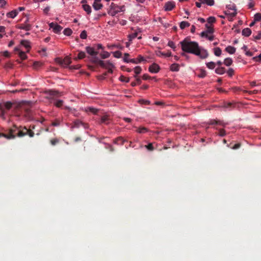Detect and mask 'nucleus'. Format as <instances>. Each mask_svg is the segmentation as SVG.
I'll return each instance as SVG.
<instances>
[{
    "label": "nucleus",
    "instance_id": "nucleus-1",
    "mask_svg": "<svg viewBox=\"0 0 261 261\" xmlns=\"http://www.w3.org/2000/svg\"><path fill=\"white\" fill-rule=\"evenodd\" d=\"M180 44L184 51L194 54L203 59L206 58L208 56L207 51L200 48L196 42L185 39L180 42Z\"/></svg>",
    "mask_w": 261,
    "mask_h": 261
},
{
    "label": "nucleus",
    "instance_id": "nucleus-2",
    "mask_svg": "<svg viewBox=\"0 0 261 261\" xmlns=\"http://www.w3.org/2000/svg\"><path fill=\"white\" fill-rule=\"evenodd\" d=\"M125 10V7L124 5L118 6L114 3H112L109 7L108 13L112 16H115L118 13L124 12Z\"/></svg>",
    "mask_w": 261,
    "mask_h": 261
},
{
    "label": "nucleus",
    "instance_id": "nucleus-3",
    "mask_svg": "<svg viewBox=\"0 0 261 261\" xmlns=\"http://www.w3.org/2000/svg\"><path fill=\"white\" fill-rule=\"evenodd\" d=\"M225 14L229 21H232L233 18L237 14L236 7L234 5H229L227 6Z\"/></svg>",
    "mask_w": 261,
    "mask_h": 261
},
{
    "label": "nucleus",
    "instance_id": "nucleus-4",
    "mask_svg": "<svg viewBox=\"0 0 261 261\" xmlns=\"http://www.w3.org/2000/svg\"><path fill=\"white\" fill-rule=\"evenodd\" d=\"M56 62L63 66H67L71 62V59L68 56H66L63 59L60 58H56Z\"/></svg>",
    "mask_w": 261,
    "mask_h": 261
},
{
    "label": "nucleus",
    "instance_id": "nucleus-5",
    "mask_svg": "<svg viewBox=\"0 0 261 261\" xmlns=\"http://www.w3.org/2000/svg\"><path fill=\"white\" fill-rule=\"evenodd\" d=\"M17 47H19L21 49V47H23L26 49V52H29L31 48V43L29 41L27 40H22L20 42V44Z\"/></svg>",
    "mask_w": 261,
    "mask_h": 261
},
{
    "label": "nucleus",
    "instance_id": "nucleus-6",
    "mask_svg": "<svg viewBox=\"0 0 261 261\" xmlns=\"http://www.w3.org/2000/svg\"><path fill=\"white\" fill-rule=\"evenodd\" d=\"M101 65L103 67L108 69L109 72H112L113 68H114V66L110 61H107L106 62H101Z\"/></svg>",
    "mask_w": 261,
    "mask_h": 261
},
{
    "label": "nucleus",
    "instance_id": "nucleus-7",
    "mask_svg": "<svg viewBox=\"0 0 261 261\" xmlns=\"http://www.w3.org/2000/svg\"><path fill=\"white\" fill-rule=\"evenodd\" d=\"M160 66L156 63H153L149 67V71L153 73H157L160 70Z\"/></svg>",
    "mask_w": 261,
    "mask_h": 261
},
{
    "label": "nucleus",
    "instance_id": "nucleus-8",
    "mask_svg": "<svg viewBox=\"0 0 261 261\" xmlns=\"http://www.w3.org/2000/svg\"><path fill=\"white\" fill-rule=\"evenodd\" d=\"M14 50L15 51L18 52L19 57L22 60H25L27 58V56L26 55L25 52L22 51L19 47H15L14 48Z\"/></svg>",
    "mask_w": 261,
    "mask_h": 261
},
{
    "label": "nucleus",
    "instance_id": "nucleus-9",
    "mask_svg": "<svg viewBox=\"0 0 261 261\" xmlns=\"http://www.w3.org/2000/svg\"><path fill=\"white\" fill-rule=\"evenodd\" d=\"M49 27L50 28L53 29V31L56 33L60 32L62 29L60 25L53 22L49 24Z\"/></svg>",
    "mask_w": 261,
    "mask_h": 261
},
{
    "label": "nucleus",
    "instance_id": "nucleus-10",
    "mask_svg": "<svg viewBox=\"0 0 261 261\" xmlns=\"http://www.w3.org/2000/svg\"><path fill=\"white\" fill-rule=\"evenodd\" d=\"M103 7L102 4L101 3V0H94L93 4V7L95 10H99Z\"/></svg>",
    "mask_w": 261,
    "mask_h": 261
},
{
    "label": "nucleus",
    "instance_id": "nucleus-11",
    "mask_svg": "<svg viewBox=\"0 0 261 261\" xmlns=\"http://www.w3.org/2000/svg\"><path fill=\"white\" fill-rule=\"evenodd\" d=\"M175 6V3L173 2H168L165 5V10L171 11L174 8Z\"/></svg>",
    "mask_w": 261,
    "mask_h": 261
},
{
    "label": "nucleus",
    "instance_id": "nucleus-12",
    "mask_svg": "<svg viewBox=\"0 0 261 261\" xmlns=\"http://www.w3.org/2000/svg\"><path fill=\"white\" fill-rule=\"evenodd\" d=\"M12 107V103L7 102L4 105V108L2 110V117H4L5 114L6 113V110H10Z\"/></svg>",
    "mask_w": 261,
    "mask_h": 261
},
{
    "label": "nucleus",
    "instance_id": "nucleus-13",
    "mask_svg": "<svg viewBox=\"0 0 261 261\" xmlns=\"http://www.w3.org/2000/svg\"><path fill=\"white\" fill-rule=\"evenodd\" d=\"M86 1L84 0L82 1V3L83 4L82 7L84 10L88 14H90L91 12V8L90 6L86 4Z\"/></svg>",
    "mask_w": 261,
    "mask_h": 261
},
{
    "label": "nucleus",
    "instance_id": "nucleus-14",
    "mask_svg": "<svg viewBox=\"0 0 261 261\" xmlns=\"http://www.w3.org/2000/svg\"><path fill=\"white\" fill-rule=\"evenodd\" d=\"M86 51L92 56H95L97 55V53L95 50L94 48L91 47H87Z\"/></svg>",
    "mask_w": 261,
    "mask_h": 261
},
{
    "label": "nucleus",
    "instance_id": "nucleus-15",
    "mask_svg": "<svg viewBox=\"0 0 261 261\" xmlns=\"http://www.w3.org/2000/svg\"><path fill=\"white\" fill-rule=\"evenodd\" d=\"M201 36L202 37H205L208 39L209 40H213L214 39V36L213 34H208L207 32H202L201 34Z\"/></svg>",
    "mask_w": 261,
    "mask_h": 261
},
{
    "label": "nucleus",
    "instance_id": "nucleus-16",
    "mask_svg": "<svg viewBox=\"0 0 261 261\" xmlns=\"http://www.w3.org/2000/svg\"><path fill=\"white\" fill-rule=\"evenodd\" d=\"M170 70L172 71H178L179 70V65L176 63H173L170 66Z\"/></svg>",
    "mask_w": 261,
    "mask_h": 261
},
{
    "label": "nucleus",
    "instance_id": "nucleus-17",
    "mask_svg": "<svg viewBox=\"0 0 261 261\" xmlns=\"http://www.w3.org/2000/svg\"><path fill=\"white\" fill-rule=\"evenodd\" d=\"M156 55L159 57H170L171 56V52H168L167 53H164L161 52V51H156Z\"/></svg>",
    "mask_w": 261,
    "mask_h": 261
},
{
    "label": "nucleus",
    "instance_id": "nucleus-18",
    "mask_svg": "<svg viewBox=\"0 0 261 261\" xmlns=\"http://www.w3.org/2000/svg\"><path fill=\"white\" fill-rule=\"evenodd\" d=\"M251 34V31L249 28H245L242 31V35L246 37L249 36Z\"/></svg>",
    "mask_w": 261,
    "mask_h": 261
},
{
    "label": "nucleus",
    "instance_id": "nucleus-19",
    "mask_svg": "<svg viewBox=\"0 0 261 261\" xmlns=\"http://www.w3.org/2000/svg\"><path fill=\"white\" fill-rule=\"evenodd\" d=\"M225 50L230 54H233L236 51V48L231 46H228L225 48Z\"/></svg>",
    "mask_w": 261,
    "mask_h": 261
},
{
    "label": "nucleus",
    "instance_id": "nucleus-20",
    "mask_svg": "<svg viewBox=\"0 0 261 261\" xmlns=\"http://www.w3.org/2000/svg\"><path fill=\"white\" fill-rule=\"evenodd\" d=\"M18 14L17 10H13L7 14V16L10 18H14Z\"/></svg>",
    "mask_w": 261,
    "mask_h": 261
},
{
    "label": "nucleus",
    "instance_id": "nucleus-21",
    "mask_svg": "<svg viewBox=\"0 0 261 261\" xmlns=\"http://www.w3.org/2000/svg\"><path fill=\"white\" fill-rule=\"evenodd\" d=\"M199 1L202 4H205L211 6L214 5V0H199Z\"/></svg>",
    "mask_w": 261,
    "mask_h": 261
},
{
    "label": "nucleus",
    "instance_id": "nucleus-22",
    "mask_svg": "<svg viewBox=\"0 0 261 261\" xmlns=\"http://www.w3.org/2000/svg\"><path fill=\"white\" fill-rule=\"evenodd\" d=\"M225 68L223 67H218L215 70L216 73L217 74H222L225 72Z\"/></svg>",
    "mask_w": 261,
    "mask_h": 261
},
{
    "label": "nucleus",
    "instance_id": "nucleus-23",
    "mask_svg": "<svg viewBox=\"0 0 261 261\" xmlns=\"http://www.w3.org/2000/svg\"><path fill=\"white\" fill-rule=\"evenodd\" d=\"M206 27L207 28V30L205 31H204L203 32H207L208 34H213V29L212 28L211 24H206Z\"/></svg>",
    "mask_w": 261,
    "mask_h": 261
},
{
    "label": "nucleus",
    "instance_id": "nucleus-24",
    "mask_svg": "<svg viewBox=\"0 0 261 261\" xmlns=\"http://www.w3.org/2000/svg\"><path fill=\"white\" fill-rule=\"evenodd\" d=\"M232 63V60L231 58H226L224 61V64L227 66L231 65Z\"/></svg>",
    "mask_w": 261,
    "mask_h": 261
},
{
    "label": "nucleus",
    "instance_id": "nucleus-25",
    "mask_svg": "<svg viewBox=\"0 0 261 261\" xmlns=\"http://www.w3.org/2000/svg\"><path fill=\"white\" fill-rule=\"evenodd\" d=\"M206 66L210 69H213L216 66V63L213 62H210L206 63Z\"/></svg>",
    "mask_w": 261,
    "mask_h": 261
},
{
    "label": "nucleus",
    "instance_id": "nucleus-26",
    "mask_svg": "<svg viewBox=\"0 0 261 261\" xmlns=\"http://www.w3.org/2000/svg\"><path fill=\"white\" fill-rule=\"evenodd\" d=\"M86 56L85 53L83 51H80L79 54L77 58H75V60L76 59H82L84 58Z\"/></svg>",
    "mask_w": 261,
    "mask_h": 261
},
{
    "label": "nucleus",
    "instance_id": "nucleus-27",
    "mask_svg": "<svg viewBox=\"0 0 261 261\" xmlns=\"http://www.w3.org/2000/svg\"><path fill=\"white\" fill-rule=\"evenodd\" d=\"M64 34L66 36H70L72 33V30L69 28H66L64 30Z\"/></svg>",
    "mask_w": 261,
    "mask_h": 261
},
{
    "label": "nucleus",
    "instance_id": "nucleus-28",
    "mask_svg": "<svg viewBox=\"0 0 261 261\" xmlns=\"http://www.w3.org/2000/svg\"><path fill=\"white\" fill-rule=\"evenodd\" d=\"M190 24L186 21H182L180 24V27L181 29H184L185 28L189 27Z\"/></svg>",
    "mask_w": 261,
    "mask_h": 261
},
{
    "label": "nucleus",
    "instance_id": "nucleus-29",
    "mask_svg": "<svg viewBox=\"0 0 261 261\" xmlns=\"http://www.w3.org/2000/svg\"><path fill=\"white\" fill-rule=\"evenodd\" d=\"M261 19V14L256 13L254 15V21H258Z\"/></svg>",
    "mask_w": 261,
    "mask_h": 261
},
{
    "label": "nucleus",
    "instance_id": "nucleus-30",
    "mask_svg": "<svg viewBox=\"0 0 261 261\" xmlns=\"http://www.w3.org/2000/svg\"><path fill=\"white\" fill-rule=\"evenodd\" d=\"M214 53L216 56H220L221 54V50L219 48H216L214 49Z\"/></svg>",
    "mask_w": 261,
    "mask_h": 261
},
{
    "label": "nucleus",
    "instance_id": "nucleus-31",
    "mask_svg": "<svg viewBox=\"0 0 261 261\" xmlns=\"http://www.w3.org/2000/svg\"><path fill=\"white\" fill-rule=\"evenodd\" d=\"M142 69L140 66H136L134 68V72L136 74H139L141 73Z\"/></svg>",
    "mask_w": 261,
    "mask_h": 261
},
{
    "label": "nucleus",
    "instance_id": "nucleus-32",
    "mask_svg": "<svg viewBox=\"0 0 261 261\" xmlns=\"http://www.w3.org/2000/svg\"><path fill=\"white\" fill-rule=\"evenodd\" d=\"M109 56H110V54L107 51H103L101 54V58H102L103 59L107 58L109 57Z\"/></svg>",
    "mask_w": 261,
    "mask_h": 261
},
{
    "label": "nucleus",
    "instance_id": "nucleus-33",
    "mask_svg": "<svg viewBox=\"0 0 261 261\" xmlns=\"http://www.w3.org/2000/svg\"><path fill=\"white\" fill-rule=\"evenodd\" d=\"M119 80L121 82H126V83H127L129 82V79L124 76L123 75H121L119 77Z\"/></svg>",
    "mask_w": 261,
    "mask_h": 261
},
{
    "label": "nucleus",
    "instance_id": "nucleus-34",
    "mask_svg": "<svg viewBox=\"0 0 261 261\" xmlns=\"http://www.w3.org/2000/svg\"><path fill=\"white\" fill-rule=\"evenodd\" d=\"M113 55L115 58H119L121 56V53L119 51H117L113 53Z\"/></svg>",
    "mask_w": 261,
    "mask_h": 261
},
{
    "label": "nucleus",
    "instance_id": "nucleus-35",
    "mask_svg": "<svg viewBox=\"0 0 261 261\" xmlns=\"http://www.w3.org/2000/svg\"><path fill=\"white\" fill-rule=\"evenodd\" d=\"M137 131L139 133H144L147 132L146 128L145 127L139 128Z\"/></svg>",
    "mask_w": 261,
    "mask_h": 261
},
{
    "label": "nucleus",
    "instance_id": "nucleus-36",
    "mask_svg": "<svg viewBox=\"0 0 261 261\" xmlns=\"http://www.w3.org/2000/svg\"><path fill=\"white\" fill-rule=\"evenodd\" d=\"M216 21V19L214 17H210L208 19H207V21L208 22V23H214V22H215Z\"/></svg>",
    "mask_w": 261,
    "mask_h": 261
},
{
    "label": "nucleus",
    "instance_id": "nucleus-37",
    "mask_svg": "<svg viewBox=\"0 0 261 261\" xmlns=\"http://www.w3.org/2000/svg\"><path fill=\"white\" fill-rule=\"evenodd\" d=\"M62 103H63V101L62 100H57L55 102V105L57 107H60L62 105Z\"/></svg>",
    "mask_w": 261,
    "mask_h": 261
},
{
    "label": "nucleus",
    "instance_id": "nucleus-38",
    "mask_svg": "<svg viewBox=\"0 0 261 261\" xmlns=\"http://www.w3.org/2000/svg\"><path fill=\"white\" fill-rule=\"evenodd\" d=\"M168 45L169 46H170L171 48H173V49H175V45L174 44V43H173V42L172 41H169L168 42Z\"/></svg>",
    "mask_w": 261,
    "mask_h": 261
},
{
    "label": "nucleus",
    "instance_id": "nucleus-39",
    "mask_svg": "<svg viewBox=\"0 0 261 261\" xmlns=\"http://www.w3.org/2000/svg\"><path fill=\"white\" fill-rule=\"evenodd\" d=\"M1 54L6 57H9L10 56V54L7 50L3 51Z\"/></svg>",
    "mask_w": 261,
    "mask_h": 261
},
{
    "label": "nucleus",
    "instance_id": "nucleus-40",
    "mask_svg": "<svg viewBox=\"0 0 261 261\" xmlns=\"http://www.w3.org/2000/svg\"><path fill=\"white\" fill-rule=\"evenodd\" d=\"M138 32H135L129 36L130 39H132L138 36Z\"/></svg>",
    "mask_w": 261,
    "mask_h": 261
},
{
    "label": "nucleus",
    "instance_id": "nucleus-41",
    "mask_svg": "<svg viewBox=\"0 0 261 261\" xmlns=\"http://www.w3.org/2000/svg\"><path fill=\"white\" fill-rule=\"evenodd\" d=\"M206 71L203 70H201V73L199 75L200 77H204L206 76Z\"/></svg>",
    "mask_w": 261,
    "mask_h": 261
},
{
    "label": "nucleus",
    "instance_id": "nucleus-42",
    "mask_svg": "<svg viewBox=\"0 0 261 261\" xmlns=\"http://www.w3.org/2000/svg\"><path fill=\"white\" fill-rule=\"evenodd\" d=\"M80 37L82 39H85L87 37L86 32L85 31H83L80 35Z\"/></svg>",
    "mask_w": 261,
    "mask_h": 261
},
{
    "label": "nucleus",
    "instance_id": "nucleus-43",
    "mask_svg": "<svg viewBox=\"0 0 261 261\" xmlns=\"http://www.w3.org/2000/svg\"><path fill=\"white\" fill-rule=\"evenodd\" d=\"M234 71L233 69L229 68L228 70L227 71V74L230 76H231L233 74Z\"/></svg>",
    "mask_w": 261,
    "mask_h": 261
},
{
    "label": "nucleus",
    "instance_id": "nucleus-44",
    "mask_svg": "<svg viewBox=\"0 0 261 261\" xmlns=\"http://www.w3.org/2000/svg\"><path fill=\"white\" fill-rule=\"evenodd\" d=\"M253 59L255 61H261V54L258 56L255 57Z\"/></svg>",
    "mask_w": 261,
    "mask_h": 261
},
{
    "label": "nucleus",
    "instance_id": "nucleus-45",
    "mask_svg": "<svg viewBox=\"0 0 261 261\" xmlns=\"http://www.w3.org/2000/svg\"><path fill=\"white\" fill-rule=\"evenodd\" d=\"M128 54H125L124 55V57L123 58V60L126 62H129V60H128Z\"/></svg>",
    "mask_w": 261,
    "mask_h": 261
},
{
    "label": "nucleus",
    "instance_id": "nucleus-46",
    "mask_svg": "<svg viewBox=\"0 0 261 261\" xmlns=\"http://www.w3.org/2000/svg\"><path fill=\"white\" fill-rule=\"evenodd\" d=\"M4 136L5 137H6V138L7 139H14L15 138V136L14 135H13L12 134L10 135H4Z\"/></svg>",
    "mask_w": 261,
    "mask_h": 261
},
{
    "label": "nucleus",
    "instance_id": "nucleus-47",
    "mask_svg": "<svg viewBox=\"0 0 261 261\" xmlns=\"http://www.w3.org/2000/svg\"><path fill=\"white\" fill-rule=\"evenodd\" d=\"M27 135L26 132H19L18 134V136L19 137H22L24 135Z\"/></svg>",
    "mask_w": 261,
    "mask_h": 261
},
{
    "label": "nucleus",
    "instance_id": "nucleus-48",
    "mask_svg": "<svg viewBox=\"0 0 261 261\" xmlns=\"http://www.w3.org/2000/svg\"><path fill=\"white\" fill-rule=\"evenodd\" d=\"M50 9L49 7H46L43 9V12L45 14H47Z\"/></svg>",
    "mask_w": 261,
    "mask_h": 261
},
{
    "label": "nucleus",
    "instance_id": "nucleus-49",
    "mask_svg": "<svg viewBox=\"0 0 261 261\" xmlns=\"http://www.w3.org/2000/svg\"><path fill=\"white\" fill-rule=\"evenodd\" d=\"M146 147L148 149L150 150L153 149V146H152V144H148L147 146H146Z\"/></svg>",
    "mask_w": 261,
    "mask_h": 261
},
{
    "label": "nucleus",
    "instance_id": "nucleus-50",
    "mask_svg": "<svg viewBox=\"0 0 261 261\" xmlns=\"http://www.w3.org/2000/svg\"><path fill=\"white\" fill-rule=\"evenodd\" d=\"M89 111H91L93 113H96V112L97 111V110L93 108H89Z\"/></svg>",
    "mask_w": 261,
    "mask_h": 261
},
{
    "label": "nucleus",
    "instance_id": "nucleus-51",
    "mask_svg": "<svg viewBox=\"0 0 261 261\" xmlns=\"http://www.w3.org/2000/svg\"><path fill=\"white\" fill-rule=\"evenodd\" d=\"M25 131L26 132L27 134H28L30 137H32L33 136V134L31 132H30L27 129H25Z\"/></svg>",
    "mask_w": 261,
    "mask_h": 261
},
{
    "label": "nucleus",
    "instance_id": "nucleus-52",
    "mask_svg": "<svg viewBox=\"0 0 261 261\" xmlns=\"http://www.w3.org/2000/svg\"><path fill=\"white\" fill-rule=\"evenodd\" d=\"M137 60L138 63H140L141 61H143L144 60L143 57L142 56H140Z\"/></svg>",
    "mask_w": 261,
    "mask_h": 261
},
{
    "label": "nucleus",
    "instance_id": "nucleus-53",
    "mask_svg": "<svg viewBox=\"0 0 261 261\" xmlns=\"http://www.w3.org/2000/svg\"><path fill=\"white\" fill-rule=\"evenodd\" d=\"M22 28L26 30H29L31 28V26L30 25H27L22 27Z\"/></svg>",
    "mask_w": 261,
    "mask_h": 261
},
{
    "label": "nucleus",
    "instance_id": "nucleus-54",
    "mask_svg": "<svg viewBox=\"0 0 261 261\" xmlns=\"http://www.w3.org/2000/svg\"><path fill=\"white\" fill-rule=\"evenodd\" d=\"M46 49L45 48H43L41 51L40 53L42 56H45L46 54Z\"/></svg>",
    "mask_w": 261,
    "mask_h": 261
},
{
    "label": "nucleus",
    "instance_id": "nucleus-55",
    "mask_svg": "<svg viewBox=\"0 0 261 261\" xmlns=\"http://www.w3.org/2000/svg\"><path fill=\"white\" fill-rule=\"evenodd\" d=\"M245 54L248 56H252L253 55V54L248 50H246Z\"/></svg>",
    "mask_w": 261,
    "mask_h": 261
},
{
    "label": "nucleus",
    "instance_id": "nucleus-56",
    "mask_svg": "<svg viewBox=\"0 0 261 261\" xmlns=\"http://www.w3.org/2000/svg\"><path fill=\"white\" fill-rule=\"evenodd\" d=\"M6 4V1L5 0H0V5L3 6Z\"/></svg>",
    "mask_w": 261,
    "mask_h": 261
},
{
    "label": "nucleus",
    "instance_id": "nucleus-57",
    "mask_svg": "<svg viewBox=\"0 0 261 261\" xmlns=\"http://www.w3.org/2000/svg\"><path fill=\"white\" fill-rule=\"evenodd\" d=\"M149 78V75H147V74H144V75H143V79L144 80H147V79H148Z\"/></svg>",
    "mask_w": 261,
    "mask_h": 261
},
{
    "label": "nucleus",
    "instance_id": "nucleus-58",
    "mask_svg": "<svg viewBox=\"0 0 261 261\" xmlns=\"http://www.w3.org/2000/svg\"><path fill=\"white\" fill-rule=\"evenodd\" d=\"M242 49L244 50L245 53L246 52V50H248L247 47L246 45H244L242 47Z\"/></svg>",
    "mask_w": 261,
    "mask_h": 261
},
{
    "label": "nucleus",
    "instance_id": "nucleus-59",
    "mask_svg": "<svg viewBox=\"0 0 261 261\" xmlns=\"http://www.w3.org/2000/svg\"><path fill=\"white\" fill-rule=\"evenodd\" d=\"M240 146V144H236L233 147V149H237L238 148H239Z\"/></svg>",
    "mask_w": 261,
    "mask_h": 261
},
{
    "label": "nucleus",
    "instance_id": "nucleus-60",
    "mask_svg": "<svg viewBox=\"0 0 261 261\" xmlns=\"http://www.w3.org/2000/svg\"><path fill=\"white\" fill-rule=\"evenodd\" d=\"M257 39H261V33H259L255 37Z\"/></svg>",
    "mask_w": 261,
    "mask_h": 261
},
{
    "label": "nucleus",
    "instance_id": "nucleus-61",
    "mask_svg": "<svg viewBox=\"0 0 261 261\" xmlns=\"http://www.w3.org/2000/svg\"><path fill=\"white\" fill-rule=\"evenodd\" d=\"M14 44V42L13 41H11L8 44V46L11 47Z\"/></svg>",
    "mask_w": 261,
    "mask_h": 261
},
{
    "label": "nucleus",
    "instance_id": "nucleus-62",
    "mask_svg": "<svg viewBox=\"0 0 261 261\" xmlns=\"http://www.w3.org/2000/svg\"><path fill=\"white\" fill-rule=\"evenodd\" d=\"M198 20H199L200 22H202V23H204V22H205V20H204V19H203V18H198Z\"/></svg>",
    "mask_w": 261,
    "mask_h": 261
},
{
    "label": "nucleus",
    "instance_id": "nucleus-63",
    "mask_svg": "<svg viewBox=\"0 0 261 261\" xmlns=\"http://www.w3.org/2000/svg\"><path fill=\"white\" fill-rule=\"evenodd\" d=\"M140 102H144L145 103H146V104H148L149 103V102L147 100H140L139 101Z\"/></svg>",
    "mask_w": 261,
    "mask_h": 261
},
{
    "label": "nucleus",
    "instance_id": "nucleus-64",
    "mask_svg": "<svg viewBox=\"0 0 261 261\" xmlns=\"http://www.w3.org/2000/svg\"><path fill=\"white\" fill-rule=\"evenodd\" d=\"M201 4L202 3L201 2L200 3L197 2V3H196V5L197 7L200 8L201 7Z\"/></svg>",
    "mask_w": 261,
    "mask_h": 261
}]
</instances>
